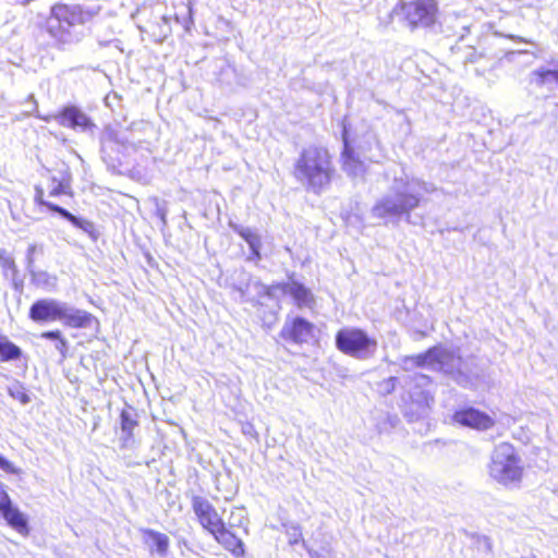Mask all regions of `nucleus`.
Here are the masks:
<instances>
[{
	"label": "nucleus",
	"instance_id": "a878e982",
	"mask_svg": "<svg viewBox=\"0 0 558 558\" xmlns=\"http://www.w3.org/2000/svg\"><path fill=\"white\" fill-rule=\"evenodd\" d=\"M0 469L7 474H15L19 475L21 473V469L15 466L13 462L8 460L4 456L0 453Z\"/></svg>",
	"mask_w": 558,
	"mask_h": 558
},
{
	"label": "nucleus",
	"instance_id": "a211bd4d",
	"mask_svg": "<svg viewBox=\"0 0 558 558\" xmlns=\"http://www.w3.org/2000/svg\"><path fill=\"white\" fill-rule=\"evenodd\" d=\"M418 204L420 196L417 194L411 192H402L397 195L391 207L389 208V211L393 214L409 213L411 209L417 207Z\"/></svg>",
	"mask_w": 558,
	"mask_h": 558
},
{
	"label": "nucleus",
	"instance_id": "39448f33",
	"mask_svg": "<svg viewBox=\"0 0 558 558\" xmlns=\"http://www.w3.org/2000/svg\"><path fill=\"white\" fill-rule=\"evenodd\" d=\"M437 3L435 0H414L397 5L390 19L405 22L410 27L432 25L435 22Z\"/></svg>",
	"mask_w": 558,
	"mask_h": 558
},
{
	"label": "nucleus",
	"instance_id": "2eb2a0df",
	"mask_svg": "<svg viewBox=\"0 0 558 558\" xmlns=\"http://www.w3.org/2000/svg\"><path fill=\"white\" fill-rule=\"evenodd\" d=\"M61 322L65 327L74 329H86L92 327L97 329L99 327L98 318L92 313L82 310H75L68 313L64 308V316Z\"/></svg>",
	"mask_w": 558,
	"mask_h": 558
},
{
	"label": "nucleus",
	"instance_id": "cd10ccee",
	"mask_svg": "<svg viewBox=\"0 0 558 558\" xmlns=\"http://www.w3.org/2000/svg\"><path fill=\"white\" fill-rule=\"evenodd\" d=\"M554 81V75H549V82Z\"/></svg>",
	"mask_w": 558,
	"mask_h": 558
},
{
	"label": "nucleus",
	"instance_id": "f03ea898",
	"mask_svg": "<svg viewBox=\"0 0 558 558\" xmlns=\"http://www.w3.org/2000/svg\"><path fill=\"white\" fill-rule=\"evenodd\" d=\"M336 173L332 153L320 144L304 147L293 165L294 178L316 195L331 185Z\"/></svg>",
	"mask_w": 558,
	"mask_h": 558
},
{
	"label": "nucleus",
	"instance_id": "6ab92c4d",
	"mask_svg": "<svg viewBox=\"0 0 558 558\" xmlns=\"http://www.w3.org/2000/svg\"><path fill=\"white\" fill-rule=\"evenodd\" d=\"M23 353L19 345L9 340L4 335H0V363L16 361Z\"/></svg>",
	"mask_w": 558,
	"mask_h": 558
},
{
	"label": "nucleus",
	"instance_id": "20e7f679",
	"mask_svg": "<svg viewBox=\"0 0 558 558\" xmlns=\"http://www.w3.org/2000/svg\"><path fill=\"white\" fill-rule=\"evenodd\" d=\"M489 476L502 486L519 485L524 475V465L515 447L504 441L497 445L487 465Z\"/></svg>",
	"mask_w": 558,
	"mask_h": 558
},
{
	"label": "nucleus",
	"instance_id": "6e6552de",
	"mask_svg": "<svg viewBox=\"0 0 558 558\" xmlns=\"http://www.w3.org/2000/svg\"><path fill=\"white\" fill-rule=\"evenodd\" d=\"M191 505L198 524L210 535L226 523L208 499L202 496H193Z\"/></svg>",
	"mask_w": 558,
	"mask_h": 558
},
{
	"label": "nucleus",
	"instance_id": "7ed1b4c3",
	"mask_svg": "<svg viewBox=\"0 0 558 558\" xmlns=\"http://www.w3.org/2000/svg\"><path fill=\"white\" fill-rule=\"evenodd\" d=\"M93 17V12L78 3H54L46 20L47 32L59 43H68L73 29Z\"/></svg>",
	"mask_w": 558,
	"mask_h": 558
},
{
	"label": "nucleus",
	"instance_id": "4468645a",
	"mask_svg": "<svg viewBox=\"0 0 558 558\" xmlns=\"http://www.w3.org/2000/svg\"><path fill=\"white\" fill-rule=\"evenodd\" d=\"M214 539L229 551L235 558H242L245 555V546L243 541L238 537L225 523L211 534Z\"/></svg>",
	"mask_w": 558,
	"mask_h": 558
},
{
	"label": "nucleus",
	"instance_id": "f257e3e1",
	"mask_svg": "<svg viewBox=\"0 0 558 558\" xmlns=\"http://www.w3.org/2000/svg\"><path fill=\"white\" fill-rule=\"evenodd\" d=\"M47 189L41 184L34 186V203L45 208L52 214H58L60 217L69 221L73 227L81 229L88 235L96 238L97 230L93 221L74 216L68 209L57 205L51 198H59L62 196L73 197V173L66 163L53 169H47Z\"/></svg>",
	"mask_w": 558,
	"mask_h": 558
},
{
	"label": "nucleus",
	"instance_id": "f8f14e48",
	"mask_svg": "<svg viewBox=\"0 0 558 558\" xmlns=\"http://www.w3.org/2000/svg\"><path fill=\"white\" fill-rule=\"evenodd\" d=\"M54 120L59 125L73 130L92 131L96 128L93 120L76 106H65L59 110Z\"/></svg>",
	"mask_w": 558,
	"mask_h": 558
},
{
	"label": "nucleus",
	"instance_id": "423d86ee",
	"mask_svg": "<svg viewBox=\"0 0 558 558\" xmlns=\"http://www.w3.org/2000/svg\"><path fill=\"white\" fill-rule=\"evenodd\" d=\"M339 351L352 356H364L376 350V341L357 328H342L336 335Z\"/></svg>",
	"mask_w": 558,
	"mask_h": 558
},
{
	"label": "nucleus",
	"instance_id": "4be33fe9",
	"mask_svg": "<svg viewBox=\"0 0 558 558\" xmlns=\"http://www.w3.org/2000/svg\"><path fill=\"white\" fill-rule=\"evenodd\" d=\"M40 338L47 340H53L56 342V350L62 357L68 356L69 343L61 330H48L40 333Z\"/></svg>",
	"mask_w": 558,
	"mask_h": 558
},
{
	"label": "nucleus",
	"instance_id": "b1692460",
	"mask_svg": "<svg viewBox=\"0 0 558 558\" xmlns=\"http://www.w3.org/2000/svg\"><path fill=\"white\" fill-rule=\"evenodd\" d=\"M549 75H554V81L558 84V70L539 69L533 72L535 83L539 87L549 83Z\"/></svg>",
	"mask_w": 558,
	"mask_h": 558
},
{
	"label": "nucleus",
	"instance_id": "1a4fd4ad",
	"mask_svg": "<svg viewBox=\"0 0 558 558\" xmlns=\"http://www.w3.org/2000/svg\"><path fill=\"white\" fill-rule=\"evenodd\" d=\"M0 515L5 523L23 536L31 532L28 519L12 501L10 495L2 484H0Z\"/></svg>",
	"mask_w": 558,
	"mask_h": 558
},
{
	"label": "nucleus",
	"instance_id": "bb28decb",
	"mask_svg": "<svg viewBox=\"0 0 558 558\" xmlns=\"http://www.w3.org/2000/svg\"><path fill=\"white\" fill-rule=\"evenodd\" d=\"M22 403H27L29 401V397L23 392L16 397Z\"/></svg>",
	"mask_w": 558,
	"mask_h": 558
},
{
	"label": "nucleus",
	"instance_id": "0eeeda50",
	"mask_svg": "<svg viewBox=\"0 0 558 558\" xmlns=\"http://www.w3.org/2000/svg\"><path fill=\"white\" fill-rule=\"evenodd\" d=\"M316 326L302 316L287 318L279 337L286 342L302 345L315 337Z\"/></svg>",
	"mask_w": 558,
	"mask_h": 558
},
{
	"label": "nucleus",
	"instance_id": "dca6fc26",
	"mask_svg": "<svg viewBox=\"0 0 558 558\" xmlns=\"http://www.w3.org/2000/svg\"><path fill=\"white\" fill-rule=\"evenodd\" d=\"M341 140L343 144L340 154L342 169L349 174H354L356 169L361 166V160L359 159L354 148L350 144L349 131L345 125H343L341 131Z\"/></svg>",
	"mask_w": 558,
	"mask_h": 558
},
{
	"label": "nucleus",
	"instance_id": "393cba45",
	"mask_svg": "<svg viewBox=\"0 0 558 558\" xmlns=\"http://www.w3.org/2000/svg\"><path fill=\"white\" fill-rule=\"evenodd\" d=\"M0 266L5 271H11V272L16 271L15 262L5 250H0Z\"/></svg>",
	"mask_w": 558,
	"mask_h": 558
},
{
	"label": "nucleus",
	"instance_id": "9d476101",
	"mask_svg": "<svg viewBox=\"0 0 558 558\" xmlns=\"http://www.w3.org/2000/svg\"><path fill=\"white\" fill-rule=\"evenodd\" d=\"M278 291L289 294L293 299L298 308L313 307L315 304V298L311 289L299 281L290 280L275 282L267 288L266 293L268 295H274Z\"/></svg>",
	"mask_w": 558,
	"mask_h": 558
},
{
	"label": "nucleus",
	"instance_id": "ddd939ff",
	"mask_svg": "<svg viewBox=\"0 0 558 558\" xmlns=\"http://www.w3.org/2000/svg\"><path fill=\"white\" fill-rule=\"evenodd\" d=\"M64 316V307L56 300L40 299L35 301L28 311V317L36 323H49L61 320Z\"/></svg>",
	"mask_w": 558,
	"mask_h": 558
},
{
	"label": "nucleus",
	"instance_id": "5701e85b",
	"mask_svg": "<svg viewBox=\"0 0 558 558\" xmlns=\"http://www.w3.org/2000/svg\"><path fill=\"white\" fill-rule=\"evenodd\" d=\"M120 423L122 432L126 435V439H131L134 428L138 425L137 420H135L129 411L122 410L120 412Z\"/></svg>",
	"mask_w": 558,
	"mask_h": 558
},
{
	"label": "nucleus",
	"instance_id": "aec40b11",
	"mask_svg": "<svg viewBox=\"0 0 558 558\" xmlns=\"http://www.w3.org/2000/svg\"><path fill=\"white\" fill-rule=\"evenodd\" d=\"M236 233L248 244L254 259H260V236L250 229L235 228Z\"/></svg>",
	"mask_w": 558,
	"mask_h": 558
},
{
	"label": "nucleus",
	"instance_id": "9b49d317",
	"mask_svg": "<svg viewBox=\"0 0 558 558\" xmlns=\"http://www.w3.org/2000/svg\"><path fill=\"white\" fill-rule=\"evenodd\" d=\"M452 421L461 426L476 430H487L495 425V420L490 415L472 407L457 410L452 414Z\"/></svg>",
	"mask_w": 558,
	"mask_h": 558
},
{
	"label": "nucleus",
	"instance_id": "f3484780",
	"mask_svg": "<svg viewBox=\"0 0 558 558\" xmlns=\"http://www.w3.org/2000/svg\"><path fill=\"white\" fill-rule=\"evenodd\" d=\"M141 532L144 543L149 547L151 553L156 551L161 556L167 554L170 545L168 535L151 529H143Z\"/></svg>",
	"mask_w": 558,
	"mask_h": 558
},
{
	"label": "nucleus",
	"instance_id": "412c9836",
	"mask_svg": "<svg viewBox=\"0 0 558 558\" xmlns=\"http://www.w3.org/2000/svg\"><path fill=\"white\" fill-rule=\"evenodd\" d=\"M446 353L438 347L429 348L427 351L416 356V365L427 366L442 364Z\"/></svg>",
	"mask_w": 558,
	"mask_h": 558
}]
</instances>
